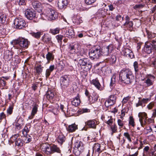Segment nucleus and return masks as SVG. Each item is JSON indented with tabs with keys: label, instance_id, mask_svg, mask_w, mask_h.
I'll list each match as a JSON object with an SVG mask.
<instances>
[{
	"label": "nucleus",
	"instance_id": "obj_46",
	"mask_svg": "<svg viewBox=\"0 0 156 156\" xmlns=\"http://www.w3.org/2000/svg\"><path fill=\"white\" fill-rule=\"evenodd\" d=\"M46 94L47 95L49 96L50 97H52L54 96V94L52 91L51 90V88H48Z\"/></svg>",
	"mask_w": 156,
	"mask_h": 156
},
{
	"label": "nucleus",
	"instance_id": "obj_13",
	"mask_svg": "<svg viewBox=\"0 0 156 156\" xmlns=\"http://www.w3.org/2000/svg\"><path fill=\"white\" fill-rule=\"evenodd\" d=\"M64 35L65 37L72 38L74 37V33L73 29L72 28H70L66 29Z\"/></svg>",
	"mask_w": 156,
	"mask_h": 156
},
{
	"label": "nucleus",
	"instance_id": "obj_62",
	"mask_svg": "<svg viewBox=\"0 0 156 156\" xmlns=\"http://www.w3.org/2000/svg\"><path fill=\"white\" fill-rule=\"evenodd\" d=\"M13 107L12 106L9 107V108L7 110V112L8 114L10 115L12 112Z\"/></svg>",
	"mask_w": 156,
	"mask_h": 156
},
{
	"label": "nucleus",
	"instance_id": "obj_55",
	"mask_svg": "<svg viewBox=\"0 0 156 156\" xmlns=\"http://www.w3.org/2000/svg\"><path fill=\"white\" fill-rule=\"evenodd\" d=\"M151 98H143V99H140V101L143 105V104H145L148 101L150 100Z\"/></svg>",
	"mask_w": 156,
	"mask_h": 156
},
{
	"label": "nucleus",
	"instance_id": "obj_45",
	"mask_svg": "<svg viewBox=\"0 0 156 156\" xmlns=\"http://www.w3.org/2000/svg\"><path fill=\"white\" fill-rule=\"evenodd\" d=\"M111 129L112 131V134L113 133L116 132L117 130V127L115 124V123L114 125L111 126Z\"/></svg>",
	"mask_w": 156,
	"mask_h": 156
},
{
	"label": "nucleus",
	"instance_id": "obj_16",
	"mask_svg": "<svg viewBox=\"0 0 156 156\" xmlns=\"http://www.w3.org/2000/svg\"><path fill=\"white\" fill-rule=\"evenodd\" d=\"M4 59L9 61L12 58L13 52L9 50H6L4 51Z\"/></svg>",
	"mask_w": 156,
	"mask_h": 156
},
{
	"label": "nucleus",
	"instance_id": "obj_24",
	"mask_svg": "<svg viewBox=\"0 0 156 156\" xmlns=\"http://www.w3.org/2000/svg\"><path fill=\"white\" fill-rule=\"evenodd\" d=\"M77 129V125H76L75 123L69 125L67 127H66L67 131L70 133L74 132Z\"/></svg>",
	"mask_w": 156,
	"mask_h": 156
},
{
	"label": "nucleus",
	"instance_id": "obj_58",
	"mask_svg": "<svg viewBox=\"0 0 156 156\" xmlns=\"http://www.w3.org/2000/svg\"><path fill=\"white\" fill-rule=\"evenodd\" d=\"M17 2L19 5H25L26 2L25 0H17Z\"/></svg>",
	"mask_w": 156,
	"mask_h": 156
},
{
	"label": "nucleus",
	"instance_id": "obj_50",
	"mask_svg": "<svg viewBox=\"0 0 156 156\" xmlns=\"http://www.w3.org/2000/svg\"><path fill=\"white\" fill-rule=\"evenodd\" d=\"M147 116H146V117H145L144 118L143 120H142V121L140 122V125L142 126L143 127L144 125L147 124Z\"/></svg>",
	"mask_w": 156,
	"mask_h": 156
},
{
	"label": "nucleus",
	"instance_id": "obj_64",
	"mask_svg": "<svg viewBox=\"0 0 156 156\" xmlns=\"http://www.w3.org/2000/svg\"><path fill=\"white\" fill-rule=\"evenodd\" d=\"M5 117V115L4 112H2L0 114V122L2 119H4Z\"/></svg>",
	"mask_w": 156,
	"mask_h": 156
},
{
	"label": "nucleus",
	"instance_id": "obj_27",
	"mask_svg": "<svg viewBox=\"0 0 156 156\" xmlns=\"http://www.w3.org/2000/svg\"><path fill=\"white\" fill-rule=\"evenodd\" d=\"M80 101L79 99L78 94L71 101V103L73 105L77 106L79 105Z\"/></svg>",
	"mask_w": 156,
	"mask_h": 156
},
{
	"label": "nucleus",
	"instance_id": "obj_40",
	"mask_svg": "<svg viewBox=\"0 0 156 156\" xmlns=\"http://www.w3.org/2000/svg\"><path fill=\"white\" fill-rule=\"evenodd\" d=\"M69 52L72 54H75L76 52L77 51L75 48L74 45H70L68 48Z\"/></svg>",
	"mask_w": 156,
	"mask_h": 156
},
{
	"label": "nucleus",
	"instance_id": "obj_31",
	"mask_svg": "<svg viewBox=\"0 0 156 156\" xmlns=\"http://www.w3.org/2000/svg\"><path fill=\"white\" fill-rule=\"evenodd\" d=\"M116 99V97L115 95H111L109 96V98L108 101H109L110 105H112L115 102Z\"/></svg>",
	"mask_w": 156,
	"mask_h": 156
},
{
	"label": "nucleus",
	"instance_id": "obj_37",
	"mask_svg": "<svg viewBox=\"0 0 156 156\" xmlns=\"http://www.w3.org/2000/svg\"><path fill=\"white\" fill-rule=\"evenodd\" d=\"M147 116V114L145 112H140L138 114V117L139 118L140 122H141L143 120L145 117Z\"/></svg>",
	"mask_w": 156,
	"mask_h": 156
},
{
	"label": "nucleus",
	"instance_id": "obj_14",
	"mask_svg": "<svg viewBox=\"0 0 156 156\" xmlns=\"http://www.w3.org/2000/svg\"><path fill=\"white\" fill-rule=\"evenodd\" d=\"M85 123L89 128L93 129H95L96 125L98 124V122L94 119L89 120L86 122Z\"/></svg>",
	"mask_w": 156,
	"mask_h": 156
},
{
	"label": "nucleus",
	"instance_id": "obj_33",
	"mask_svg": "<svg viewBox=\"0 0 156 156\" xmlns=\"http://www.w3.org/2000/svg\"><path fill=\"white\" fill-rule=\"evenodd\" d=\"M149 149V147H145L144 149V153H145L147 156H152L154 154V151H151L150 152V153H149L148 152Z\"/></svg>",
	"mask_w": 156,
	"mask_h": 156
},
{
	"label": "nucleus",
	"instance_id": "obj_1",
	"mask_svg": "<svg viewBox=\"0 0 156 156\" xmlns=\"http://www.w3.org/2000/svg\"><path fill=\"white\" fill-rule=\"evenodd\" d=\"M134 78L132 72L129 69L124 68L119 73V80L126 83H130Z\"/></svg>",
	"mask_w": 156,
	"mask_h": 156
},
{
	"label": "nucleus",
	"instance_id": "obj_53",
	"mask_svg": "<svg viewBox=\"0 0 156 156\" xmlns=\"http://www.w3.org/2000/svg\"><path fill=\"white\" fill-rule=\"evenodd\" d=\"M96 1V0H84L85 3L87 5H91Z\"/></svg>",
	"mask_w": 156,
	"mask_h": 156
},
{
	"label": "nucleus",
	"instance_id": "obj_15",
	"mask_svg": "<svg viewBox=\"0 0 156 156\" xmlns=\"http://www.w3.org/2000/svg\"><path fill=\"white\" fill-rule=\"evenodd\" d=\"M32 4L34 8L39 12H41L43 11V9L41 3H39L37 1L33 2Z\"/></svg>",
	"mask_w": 156,
	"mask_h": 156
},
{
	"label": "nucleus",
	"instance_id": "obj_42",
	"mask_svg": "<svg viewBox=\"0 0 156 156\" xmlns=\"http://www.w3.org/2000/svg\"><path fill=\"white\" fill-rule=\"evenodd\" d=\"M30 128V124H28L26 125L23 129V133H24L25 132V134H27L29 132Z\"/></svg>",
	"mask_w": 156,
	"mask_h": 156
},
{
	"label": "nucleus",
	"instance_id": "obj_21",
	"mask_svg": "<svg viewBox=\"0 0 156 156\" xmlns=\"http://www.w3.org/2000/svg\"><path fill=\"white\" fill-rule=\"evenodd\" d=\"M84 144L81 141H78L74 144V147L83 152L84 149Z\"/></svg>",
	"mask_w": 156,
	"mask_h": 156
},
{
	"label": "nucleus",
	"instance_id": "obj_7",
	"mask_svg": "<svg viewBox=\"0 0 156 156\" xmlns=\"http://www.w3.org/2000/svg\"><path fill=\"white\" fill-rule=\"evenodd\" d=\"M125 22L121 26V27L125 30H128L131 31L133 25V21L130 20V17L127 15L125 17Z\"/></svg>",
	"mask_w": 156,
	"mask_h": 156
},
{
	"label": "nucleus",
	"instance_id": "obj_11",
	"mask_svg": "<svg viewBox=\"0 0 156 156\" xmlns=\"http://www.w3.org/2000/svg\"><path fill=\"white\" fill-rule=\"evenodd\" d=\"M113 50V46L112 44L104 48L102 51V55L104 56L109 55Z\"/></svg>",
	"mask_w": 156,
	"mask_h": 156
},
{
	"label": "nucleus",
	"instance_id": "obj_3",
	"mask_svg": "<svg viewBox=\"0 0 156 156\" xmlns=\"http://www.w3.org/2000/svg\"><path fill=\"white\" fill-rule=\"evenodd\" d=\"M40 15L43 19H46L50 20H55L58 17L57 12L55 10L49 8L44 9L43 13Z\"/></svg>",
	"mask_w": 156,
	"mask_h": 156
},
{
	"label": "nucleus",
	"instance_id": "obj_63",
	"mask_svg": "<svg viewBox=\"0 0 156 156\" xmlns=\"http://www.w3.org/2000/svg\"><path fill=\"white\" fill-rule=\"evenodd\" d=\"M144 5L142 4L139 5H136L133 7L134 9L137 8H141L144 7Z\"/></svg>",
	"mask_w": 156,
	"mask_h": 156
},
{
	"label": "nucleus",
	"instance_id": "obj_28",
	"mask_svg": "<svg viewBox=\"0 0 156 156\" xmlns=\"http://www.w3.org/2000/svg\"><path fill=\"white\" fill-rule=\"evenodd\" d=\"M73 21L76 24H79L83 22L82 18L79 16H75L73 19Z\"/></svg>",
	"mask_w": 156,
	"mask_h": 156
},
{
	"label": "nucleus",
	"instance_id": "obj_34",
	"mask_svg": "<svg viewBox=\"0 0 156 156\" xmlns=\"http://www.w3.org/2000/svg\"><path fill=\"white\" fill-rule=\"evenodd\" d=\"M23 140L19 137V139L15 141V145L18 147H21L23 145Z\"/></svg>",
	"mask_w": 156,
	"mask_h": 156
},
{
	"label": "nucleus",
	"instance_id": "obj_60",
	"mask_svg": "<svg viewBox=\"0 0 156 156\" xmlns=\"http://www.w3.org/2000/svg\"><path fill=\"white\" fill-rule=\"evenodd\" d=\"M147 78L151 80L152 82H153L155 80V77L151 74H149L147 76Z\"/></svg>",
	"mask_w": 156,
	"mask_h": 156
},
{
	"label": "nucleus",
	"instance_id": "obj_32",
	"mask_svg": "<svg viewBox=\"0 0 156 156\" xmlns=\"http://www.w3.org/2000/svg\"><path fill=\"white\" fill-rule=\"evenodd\" d=\"M31 34L34 37L37 39H39L41 35L43 34V32L40 31L37 32H33L31 33Z\"/></svg>",
	"mask_w": 156,
	"mask_h": 156
},
{
	"label": "nucleus",
	"instance_id": "obj_48",
	"mask_svg": "<svg viewBox=\"0 0 156 156\" xmlns=\"http://www.w3.org/2000/svg\"><path fill=\"white\" fill-rule=\"evenodd\" d=\"M145 83H146L147 85V86L148 87L153 84V82H152V81L148 78L145 80Z\"/></svg>",
	"mask_w": 156,
	"mask_h": 156
},
{
	"label": "nucleus",
	"instance_id": "obj_23",
	"mask_svg": "<svg viewBox=\"0 0 156 156\" xmlns=\"http://www.w3.org/2000/svg\"><path fill=\"white\" fill-rule=\"evenodd\" d=\"M133 66L134 69L135 78H139V67L138 62L137 61L134 62L133 63Z\"/></svg>",
	"mask_w": 156,
	"mask_h": 156
},
{
	"label": "nucleus",
	"instance_id": "obj_5",
	"mask_svg": "<svg viewBox=\"0 0 156 156\" xmlns=\"http://www.w3.org/2000/svg\"><path fill=\"white\" fill-rule=\"evenodd\" d=\"M144 50L148 54L151 53L152 51H156V41L153 40L146 42L144 44Z\"/></svg>",
	"mask_w": 156,
	"mask_h": 156
},
{
	"label": "nucleus",
	"instance_id": "obj_25",
	"mask_svg": "<svg viewBox=\"0 0 156 156\" xmlns=\"http://www.w3.org/2000/svg\"><path fill=\"white\" fill-rule=\"evenodd\" d=\"M54 65H51L49 68L46 69L45 72V76L46 79L48 78L51 74V73L55 69Z\"/></svg>",
	"mask_w": 156,
	"mask_h": 156
},
{
	"label": "nucleus",
	"instance_id": "obj_52",
	"mask_svg": "<svg viewBox=\"0 0 156 156\" xmlns=\"http://www.w3.org/2000/svg\"><path fill=\"white\" fill-rule=\"evenodd\" d=\"M129 125H131L133 127H134L135 126L134 120L133 117L132 116H130L129 117Z\"/></svg>",
	"mask_w": 156,
	"mask_h": 156
},
{
	"label": "nucleus",
	"instance_id": "obj_54",
	"mask_svg": "<svg viewBox=\"0 0 156 156\" xmlns=\"http://www.w3.org/2000/svg\"><path fill=\"white\" fill-rule=\"evenodd\" d=\"M6 17L4 15L0 16V23H5Z\"/></svg>",
	"mask_w": 156,
	"mask_h": 156
},
{
	"label": "nucleus",
	"instance_id": "obj_61",
	"mask_svg": "<svg viewBox=\"0 0 156 156\" xmlns=\"http://www.w3.org/2000/svg\"><path fill=\"white\" fill-rule=\"evenodd\" d=\"M130 98V97H129V96H127L124 98L122 101V104H124L127 103Z\"/></svg>",
	"mask_w": 156,
	"mask_h": 156
},
{
	"label": "nucleus",
	"instance_id": "obj_47",
	"mask_svg": "<svg viewBox=\"0 0 156 156\" xmlns=\"http://www.w3.org/2000/svg\"><path fill=\"white\" fill-rule=\"evenodd\" d=\"M89 112L90 110L86 108L80 109L78 110V112L80 114H83L85 112Z\"/></svg>",
	"mask_w": 156,
	"mask_h": 156
},
{
	"label": "nucleus",
	"instance_id": "obj_59",
	"mask_svg": "<svg viewBox=\"0 0 156 156\" xmlns=\"http://www.w3.org/2000/svg\"><path fill=\"white\" fill-rule=\"evenodd\" d=\"M19 134H16L12 136L11 137V138L12 140H15V141H16L17 139H19Z\"/></svg>",
	"mask_w": 156,
	"mask_h": 156
},
{
	"label": "nucleus",
	"instance_id": "obj_39",
	"mask_svg": "<svg viewBox=\"0 0 156 156\" xmlns=\"http://www.w3.org/2000/svg\"><path fill=\"white\" fill-rule=\"evenodd\" d=\"M108 60L110 64H113L115 63L116 60V58L115 55H112L111 57L108 58Z\"/></svg>",
	"mask_w": 156,
	"mask_h": 156
},
{
	"label": "nucleus",
	"instance_id": "obj_22",
	"mask_svg": "<svg viewBox=\"0 0 156 156\" xmlns=\"http://www.w3.org/2000/svg\"><path fill=\"white\" fill-rule=\"evenodd\" d=\"M51 37L48 34H44L42 37V41L46 44L52 43Z\"/></svg>",
	"mask_w": 156,
	"mask_h": 156
},
{
	"label": "nucleus",
	"instance_id": "obj_44",
	"mask_svg": "<svg viewBox=\"0 0 156 156\" xmlns=\"http://www.w3.org/2000/svg\"><path fill=\"white\" fill-rule=\"evenodd\" d=\"M63 36L59 34L55 36V38L58 41V42L60 44H61L62 43V40L63 38Z\"/></svg>",
	"mask_w": 156,
	"mask_h": 156
},
{
	"label": "nucleus",
	"instance_id": "obj_10",
	"mask_svg": "<svg viewBox=\"0 0 156 156\" xmlns=\"http://www.w3.org/2000/svg\"><path fill=\"white\" fill-rule=\"evenodd\" d=\"M78 63L81 66H86L89 69L92 67V63L89 59L87 58H84L80 59Z\"/></svg>",
	"mask_w": 156,
	"mask_h": 156
},
{
	"label": "nucleus",
	"instance_id": "obj_57",
	"mask_svg": "<svg viewBox=\"0 0 156 156\" xmlns=\"http://www.w3.org/2000/svg\"><path fill=\"white\" fill-rule=\"evenodd\" d=\"M6 83L4 79L0 78V87H3L5 86Z\"/></svg>",
	"mask_w": 156,
	"mask_h": 156
},
{
	"label": "nucleus",
	"instance_id": "obj_26",
	"mask_svg": "<svg viewBox=\"0 0 156 156\" xmlns=\"http://www.w3.org/2000/svg\"><path fill=\"white\" fill-rule=\"evenodd\" d=\"M90 83L91 85H93L96 88H100L101 87V85L97 78L92 80L90 81Z\"/></svg>",
	"mask_w": 156,
	"mask_h": 156
},
{
	"label": "nucleus",
	"instance_id": "obj_6",
	"mask_svg": "<svg viewBox=\"0 0 156 156\" xmlns=\"http://www.w3.org/2000/svg\"><path fill=\"white\" fill-rule=\"evenodd\" d=\"M88 55L90 58L92 60L97 59L102 55V51L100 47L93 49L89 50Z\"/></svg>",
	"mask_w": 156,
	"mask_h": 156
},
{
	"label": "nucleus",
	"instance_id": "obj_18",
	"mask_svg": "<svg viewBox=\"0 0 156 156\" xmlns=\"http://www.w3.org/2000/svg\"><path fill=\"white\" fill-rule=\"evenodd\" d=\"M123 55L127 57H129L131 58L134 57L133 53L131 50L128 48H124L122 51Z\"/></svg>",
	"mask_w": 156,
	"mask_h": 156
},
{
	"label": "nucleus",
	"instance_id": "obj_2",
	"mask_svg": "<svg viewBox=\"0 0 156 156\" xmlns=\"http://www.w3.org/2000/svg\"><path fill=\"white\" fill-rule=\"evenodd\" d=\"M42 151L45 154L49 155L55 153H60L61 152L59 148L53 144H49L47 143L42 144L41 145Z\"/></svg>",
	"mask_w": 156,
	"mask_h": 156
},
{
	"label": "nucleus",
	"instance_id": "obj_35",
	"mask_svg": "<svg viewBox=\"0 0 156 156\" xmlns=\"http://www.w3.org/2000/svg\"><path fill=\"white\" fill-rule=\"evenodd\" d=\"M44 67L42 66L41 65H39L35 68V69L38 75H40L43 71Z\"/></svg>",
	"mask_w": 156,
	"mask_h": 156
},
{
	"label": "nucleus",
	"instance_id": "obj_9",
	"mask_svg": "<svg viewBox=\"0 0 156 156\" xmlns=\"http://www.w3.org/2000/svg\"><path fill=\"white\" fill-rule=\"evenodd\" d=\"M26 17L30 20H32L36 17L35 11L33 9H27L25 11Z\"/></svg>",
	"mask_w": 156,
	"mask_h": 156
},
{
	"label": "nucleus",
	"instance_id": "obj_8",
	"mask_svg": "<svg viewBox=\"0 0 156 156\" xmlns=\"http://www.w3.org/2000/svg\"><path fill=\"white\" fill-rule=\"evenodd\" d=\"M14 23L16 28L19 29H22L25 27L26 25L25 21L21 18H16Z\"/></svg>",
	"mask_w": 156,
	"mask_h": 156
},
{
	"label": "nucleus",
	"instance_id": "obj_4",
	"mask_svg": "<svg viewBox=\"0 0 156 156\" xmlns=\"http://www.w3.org/2000/svg\"><path fill=\"white\" fill-rule=\"evenodd\" d=\"M12 43H14V44H17L19 45L17 46V49H19V51L20 53L22 52L23 50L27 48L30 44V42L27 39L24 38H22L18 40L14 41Z\"/></svg>",
	"mask_w": 156,
	"mask_h": 156
},
{
	"label": "nucleus",
	"instance_id": "obj_29",
	"mask_svg": "<svg viewBox=\"0 0 156 156\" xmlns=\"http://www.w3.org/2000/svg\"><path fill=\"white\" fill-rule=\"evenodd\" d=\"M46 58L48 63L51 60H53L54 58V56L52 52H48L46 55Z\"/></svg>",
	"mask_w": 156,
	"mask_h": 156
},
{
	"label": "nucleus",
	"instance_id": "obj_17",
	"mask_svg": "<svg viewBox=\"0 0 156 156\" xmlns=\"http://www.w3.org/2000/svg\"><path fill=\"white\" fill-rule=\"evenodd\" d=\"M38 105L36 104H34L32 105V108L31 115L28 117L29 119H32L35 115L37 114L38 111Z\"/></svg>",
	"mask_w": 156,
	"mask_h": 156
},
{
	"label": "nucleus",
	"instance_id": "obj_12",
	"mask_svg": "<svg viewBox=\"0 0 156 156\" xmlns=\"http://www.w3.org/2000/svg\"><path fill=\"white\" fill-rule=\"evenodd\" d=\"M69 79L66 76H62L60 79L61 85L62 87L65 88L67 87L69 85Z\"/></svg>",
	"mask_w": 156,
	"mask_h": 156
},
{
	"label": "nucleus",
	"instance_id": "obj_41",
	"mask_svg": "<svg viewBox=\"0 0 156 156\" xmlns=\"http://www.w3.org/2000/svg\"><path fill=\"white\" fill-rule=\"evenodd\" d=\"M60 29L59 28H56L55 29H51L49 32L53 35H55L59 33Z\"/></svg>",
	"mask_w": 156,
	"mask_h": 156
},
{
	"label": "nucleus",
	"instance_id": "obj_38",
	"mask_svg": "<svg viewBox=\"0 0 156 156\" xmlns=\"http://www.w3.org/2000/svg\"><path fill=\"white\" fill-rule=\"evenodd\" d=\"M58 142L61 144H62L65 140V137L63 135H59L58 137Z\"/></svg>",
	"mask_w": 156,
	"mask_h": 156
},
{
	"label": "nucleus",
	"instance_id": "obj_49",
	"mask_svg": "<svg viewBox=\"0 0 156 156\" xmlns=\"http://www.w3.org/2000/svg\"><path fill=\"white\" fill-rule=\"evenodd\" d=\"M115 119L112 118V117H110V119H109L107 121L105 122L108 125L111 126L112 125V124L113 123Z\"/></svg>",
	"mask_w": 156,
	"mask_h": 156
},
{
	"label": "nucleus",
	"instance_id": "obj_19",
	"mask_svg": "<svg viewBox=\"0 0 156 156\" xmlns=\"http://www.w3.org/2000/svg\"><path fill=\"white\" fill-rule=\"evenodd\" d=\"M100 147V144L98 143H95L93 147V152L95 150L96 156H99L100 153L101 152Z\"/></svg>",
	"mask_w": 156,
	"mask_h": 156
},
{
	"label": "nucleus",
	"instance_id": "obj_51",
	"mask_svg": "<svg viewBox=\"0 0 156 156\" xmlns=\"http://www.w3.org/2000/svg\"><path fill=\"white\" fill-rule=\"evenodd\" d=\"M123 135L128 139L129 142H131L132 141L130 135L128 133H124L123 134Z\"/></svg>",
	"mask_w": 156,
	"mask_h": 156
},
{
	"label": "nucleus",
	"instance_id": "obj_56",
	"mask_svg": "<svg viewBox=\"0 0 156 156\" xmlns=\"http://www.w3.org/2000/svg\"><path fill=\"white\" fill-rule=\"evenodd\" d=\"M118 125L120 127L122 128L124 125V122L122 119H118L117 121Z\"/></svg>",
	"mask_w": 156,
	"mask_h": 156
},
{
	"label": "nucleus",
	"instance_id": "obj_43",
	"mask_svg": "<svg viewBox=\"0 0 156 156\" xmlns=\"http://www.w3.org/2000/svg\"><path fill=\"white\" fill-rule=\"evenodd\" d=\"M73 152L76 156H78L82 152L80 151L77 148L74 147L73 150Z\"/></svg>",
	"mask_w": 156,
	"mask_h": 156
},
{
	"label": "nucleus",
	"instance_id": "obj_36",
	"mask_svg": "<svg viewBox=\"0 0 156 156\" xmlns=\"http://www.w3.org/2000/svg\"><path fill=\"white\" fill-rule=\"evenodd\" d=\"M115 78L116 76L115 75H113L112 77L110 83V87H115L116 83Z\"/></svg>",
	"mask_w": 156,
	"mask_h": 156
},
{
	"label": "nucleus",
	"instance_id": "obj_20",
	"mask_svg": "<svg viewBox=\"0 0 156 156\" xmlns=\"http://www.w3.org/2000/svg\"><path fill=\"white\" fill-rule=\"evenodd\" d=\"M67 0H58V7L60 9H62L66 7L67 5Z\"/></svg>",
	"mask_w": 156,
	"mask_h": 156
},
{
	"label": "nucleus",
	"instance_id": "obj_30",
	"mask_svg": "<svg viewBox=\"0 0 156 156\" xmlns=\"http://www.w3.org/2000/svg\"><path fill=\"white\" fill-rule=\"evenodd\" d=\"M23 140L24 143H28L32 140V137L29 135L26 134V136L24 135L23 136Z\"/></svg>",
	"mask_w": 156,
	"mask_h": 156
}]
</instances>
